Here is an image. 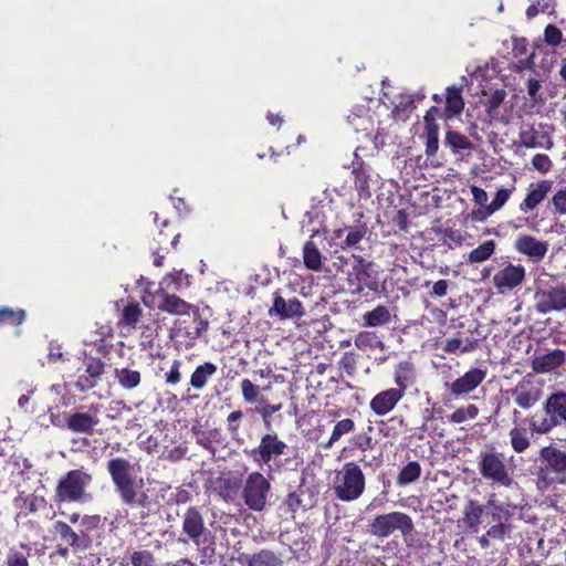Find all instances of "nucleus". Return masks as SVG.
I'll list each match as a JSON object with an SVG mask.
<instances>
[{"instance_id":"nucleus-20","label":"nucleus","mask_w":566,"mask_h":566,"mask_svg":"<svg viewBox=\"0 0 566 566\" xmlns=\"http://www.w3.org/2000/svg\"><path fill=\"white\" fill-rule=\"evenodd\" d=\"M566 361V352L554 349L547 354L537 355L532 359V369L539 374L552 373Z\"/></svg>"},{"instance_id":"nucleus-9","label":"nucleus","mask_w":566,"mask_h":566,"mask_svg":"<svg viewBox=\"0 0 566 566\" xmlns=\"http://www.w3.org/2000/svg\"><path fill=\"white\" fill-rule=\"evenodd\" d=\"M287 450V444L280 440L277 434L269 432L262 436L260 443L253 448L249 454L259 464L269 465L271 461L284 455Z\"/></svg>"},{"instance_id":"nucleus-21","label":"nucleus","mask_w":566,"mask_h":566,"mask_svg":"<svg viewBox=\"0 0 566 566\" xmlns=\"http://www.w3.org/2000/svg\"><path fill=\"white\" fill-rule=\"evenodd\" d=\"M14 507L17 509L15 520L28 517L41 509H44L46 501L43 496L35 494H24L20 492L13 500Z\"/></svg>"},{"instance_id":"nucleus-22","label":"nucleus","mask_w":566,"mask_h":566,"mask_svg":"<svg viewBox=\"0 0 566 566\" xmlns=\"http://www.w3.org/2000/svg\"><path fill=\"white\" fill-rule=\"evenodd\" d=\"M552 188V181L542 180L531 184L525 199L520 205V210L527 212L534 210L547 196Z\"/></svg>"},{"instance_id":"nucleus-2","label":"nucleus","mask_w":566,"mask_h":566,"mask_svg":"<svg viewBox=\"0 0 566 566\" xmlns=\"http://www.w3.org/2000/svg\"><path fill=\"white\" fill-rule=\"evenodd\" d=\"M366 476L360 465L354 461L346 462L335 473L333 491L342 502H354L365 493Z\"/></svg>"},{"instance_id":"nucleus-14","label":"nucleus","mask_w":566,"mask_h":566,"mask_svg":"<svg viewBox=\"0 0 566 566\" xmlns=\"http://www.w3.org/2000/svg\"><path fill=\"white\" fill-rule=\"evenodd\" d=\"M542 389L531 378L522 379L512 390L514 402L522 409H530L542 398Z\"/></svg>"},{"instance_id":"nucleus-29","label":"nucleus","mask_w":566,"mask_h":566,"mask_svg":"<svg viewBox=\"0 0 566 566\" xmlns=\"http://www.w3.org/2000/svg\"><path fill=\"white\" fill-rule=\"evenodd\" d=\"M462 87L461 86H449L447 87V96H446V115L451 118L458 116L462 113L464 108V101L462 97Z\"/></svg>"},{"instance_id":"nucleus-26","label":"nucleus","mask_w":566,"mask_h":566,"mask_svg":"<svg viewBox=\"0 0 566 566\" xmlns=\"http://www.w3.org/2000/svg\"><path fill=\"white\" fill-rule=\"evenodd\" d=\"M545 413L555 416L560 423H566V391L557 390L551 394L544 403Z\"/></svg>"},{"instance_id":"nucleus-8","label":"nucleus","mask_w":566,"mask_h":566,"mask_svg":"<svg viewBox=\"0 0 566 566\" xmlns=\"http://www.w3.org/2000/svg\"><path fill=\"white\" fill-rule=\"evenodd\" d=\"M271 484L260 472H252L248 475L242 495L244 503L250 510L261 512L264 510L268 501Z\"/></svg>"},{"instance_id":"nucleus-40","label":"nucleus","mask_w":566,"mask_h":566,"mask_svg":"<svg viewBox=\"0 0 566 566\" xmlns=\"http://www.w3.org/2000/svg\"><path fill=\"white\" fill-rule=\"evenodd\" d=\"M421 474V467L417 461H411L407 463L399 472L397 476V484L399 486H405L413 483L419 479Z\"/></svg>"},{"instance_id":"nucleus-55","label":"nucleus","mask_w":566,"mask_h":566,"mask_svg":"<svg viewBox=\"0 0 566 566\" xmlns=\"http://www.w3.org/2000/svg\"><path fill=\"white\" fill-rule=\"evenodd\" d=\"M551 202L558 214H566V187L558 189Z\"/></svg>"},{"instance_id":"nucleus-28","label":"nucleus","mask_w":566,"mask_h":566,"mask_svg":"<svg viewBox=\"0 0 566 566\" xmlns=\"http://www.w3.org/2000/svg\"><path fill=\"white\" fill-rule=\"evenodd\" d=\"M217 370V365L210 361L197 366L190 376V386L196 390H202Z\"/></svg>"},{"instance_id":"nucleus-35","label":"nucleus","mask_w":566,"mask_h":566,"mask_svg":"<svg viewBox=\"0 0 566 566\" xmlns=\"http://www.w3.org/2000/svg\"><path fill=\"white\" fill-rule=\"evenodd\" d=\"M496 243L494 240H488L473 249L467 256L465 261L470 264L482 263L489 260L494 253Z\"/></svg>"},{"instance_id":"nucleus-60","label":"nucleus","mask_w":566,"mask_h":566,"mask_svg":"<svg viewBox=\"0 0 566 566\" xmlns=\"http://www.w3.org/2000/svg\"><path fill=\"white\" fill-rule=\"evenodd\" d=\"M181 361L175 359L171 364L170 370L166 374V382L169 385H177L181 379L180 373Z\"/></svg>"},{"instance_id":"nucleus-38","label":"nucleus","mask_w":566,"mask_h":566,"mask_svg":"<svg viewBox=\"0 0 566 566\" xmlns=\"http://www.w3.org/2000/svg\"><path fill=\"white\" fill-rule=\"evenodd\" d=\"M510 443L516 453H522L531 446L530 434L525 428L514 427L509 432Z\"/></svg>"},{"instance_id":"nucleus-12","label":"nucleus","mask_w":566,"mask_h":566,"mask_svg":"<svg viewBox=\"0 0 566 566\" xmlns=\"http://www.w3.org/2000/svg\"><path fill=\"white\" fill-rule=\"evenodd\" d=\"M118 327L126 332L132 333L137 328H143V335L146 337H150L151 335H147L149 332L148 326L142 325L143 317V308L137 302L128 301L126 302L122 308H118Z\"/></svg>"},{"instance_id":"nucleus-24","label":"nucleus","mask_w":566,"mask_h":566,"mask_svg":"<svg viewBox=\"0 0 566 566\" xmlns=\"http://www.w3.org/2000/svg\"><path fill=\"white\" fill-rule=\"evenodd\" d=\"M438 112L437 107H431L424 115L426 126V154L433 156L439 147V126L436 123L433 113Z\"/></svg>"},{"instance_id":"nucleus-50","label":"nucleus","mask_w":566,"mask_h":566,"mask_svg":"<svg viewBox=\"0 0 566 566\" xmlns=\"http://www.w3.org/2000/svg\"><path fill=\"white\" fill-rule=\"evenodd\" d=\"M240 387L243 400L245 402L253 403L255 401H263V398L260 397V388L256 385H254L250 379H242Z\"/></svg>"},{"instance_id":"nucleus-33","label":"nucleus","mask_w":566,"mask_h":566,"mask_svg":"<svg viewBox=\"0 0 566 566\" xmlns=\"http://www.w3.org/2000/svg\"><path fill=\"white\" fill-rule=\"evenodd\" d=\"M354 344L361 352H370L377 348L382 350L385 347L384 343L376 335V333L366 331L359 332L356 335Z\"/></svg>"},{"instance_id":"nucleus-34","label":"nucleus","mask_w":566,"mask_h":566,"mask_svg":"<svg viewBox=\"0 0 566 566\" xmlns=\"http://www.w3.org/2000/svg\"><path fill=\"white\" fill-rule=\"evenodd\" d=\"M366 232H367V229L363 226L349 227L346 229H340V230L335 231V237L342 238V235L344 233H346L345 240L340 244V247H342V249H348V248L356 247L364 239V237L366 235Z\"/></svg>"},{"instance_id":"nucleus-51","label":"nucleus","mask_w":566,"mask_h":566,"mask_svg":"<svg viewBox=\"0 0 566 566\" xmlns=\"http://www.w3.org/2000/svg\"><path fill=\"white\" fill-rule=\"evenodd\" d=\"M544 41L549 46H558L565 39L560 29L554 24H547L544 29Z\"/></svg>"},{"instance_id":"nucleus-59","label":"nucleus","mask_w":566,"mask_h":566,"mask_svg":"<svg viewBox=\"0 0 566 566\" xmlns=\"http://www.w3.org/2000/svg\"><path fill=\"white\" fill-rule=\"evenodd\" d=\"M130 562L133 566H153V556L149 552L143 551V552H135L132 557Z\"/></svg>"},{"instance_id":"nucleus-57","label":"nucleus","mask_w":566,"mask_h":566,"mask_svg":"<svg viewBox=\"0 0 566 566\" xmlns=\"http://www.w3.org/2000/svg\"><path fill=\"white\" fill-rule=\"evenodd\" d=\"M7 566H29L28 557L24 553L11 548L7 555Z\"/></svg>"},{"instance_id":"nucleus-7","label":"nucleus","mask_w":566,"mask_h":566,"mask_svg":"<svg viewBox=\"0 0 566 566\" xmlns=\"http://www.w3.org/2000/svg\"><path fill=\"white\" fill-rule=\"evenodd\" d=\"M541 465L538 470V482L544 486L566 482V452L546 447L541 450Z\"/></svg>"},{"instance_id":"nucleus-47","label":"nucleus","mask_w":566,"mask_h":566,"mask_svg":"<svg viewBox=\"0 0 566 566\" xmlns=\"http://www.w3.org/2000/svg\"><path fill=\"white\" fill-rule=\"evenodd\" d=\"M446 143L452 148L454 153L460 150H470L473 148L471 142L462 134L449 130L446 134Z\"/></svg>"},{"instance_id":"nucleus-52","label":"nucleus","mask_w":566,"mask_h":566,"mask_svg":"<svg viewBox=\"0 0 566 566\" xmlns=\"http://www.w3.org/2000/svg\"><path fill=\"white\" fill-rule=\"evenodd\" d=\"M512 191H513V188L512 189H500L495 193V197L493 198L491 203L488 205L489 210L493 213L499 211L507 202V200L510 199V197L512 195Z\"/></svg>"},{"instance_id":"nucleus-11","label":"nucleus","mask_w":566,"mask_h":566,"mask_svg":"<svg viewBox=\"0 0 566 566\" xmlns=\"http://www.w3.org/2000/svg\"><path fill=\"white\" fill-rule=\"evenodd\" d=\"M525 274L523 265L506 263L493 275L492 284L500 294H506L523 283Z\"/></svg>"},{"instance_id":"nucleus-17","label":"nucleus","mask_w":566,"mask_h":566,"mask_svg":"<svg viewBox=\"0 0 566 566\" xmlns=\"http://www.w3.org/2000/svg\"><path fill=\"white\" fill-rule=\"evenodd\" d=\"M270 316L276 315L282 319L300 318L305 314L304 307L296 297L284 300L281 295H274L273 306L269 311Z\"/></svg>"},{"instance_id":"nucleus-42","label":"nucleus","mask_w":566,"mask_h":566,"mask_svg":"<svg viewBox=\"0 0 566 566\" xmlns=\"http://www.w3.org/2000/svg\"><path fill=\"white\" fill-rule=\"evenodd\" d=\"M558 426H559V422H558L557 418L551 413H546L545 417H543L538 420L533 419L530 422V430L532 433L546 434Z\"/></svg>"},{"instance_id":"nucleus-27","label":"nucleus","mask_w":566,"mask_h":566,"mask_svg":"<svg viewBox=\"0 0 566 566\" xmlns=\"http://www.w3.org/2000/svg\"><path fill=\"white\" fill-rule=\"evenodd\" d=\"M485 506L478 501L470 500L463 509V523L472 533H478Z\"/></svg>"},{"instance_id":"nucleus-23","label":"nucleus","mask_w":566,"mask_h":566,"mask_svg":"<svg viewBox=\"0 0 566 566\" xmlns=\"http://www.w3.org/2000/svg\"><path fill=\"white\" fill-rule=\"evenodd\" d=\"M240 562L244 566H282L281 556L270 549H261L252 555H243Z\"/></svg>"},{"instance_id":"nucleus-13","label":"nucleus","mask_w":566,"mask_h":566,"mask_svg":"<svg viewBox=\"0 0 566 566\" xmlns=\"http://www.w3.org/2000/svg\"><path fill=\"white\" fill-rule=\"evenodd\" d=\"M548 242L530 234H520L514 241V250L531 261L541 262L548 252Z\"/></svg>"},{"instance_id":"nucleus-3","label":"nucleus","mask_w":566,"mask_h":566,"mask_svg":"<svg viewBox=\"0 0 566 566\" xmlns=\"http://www.w3.org/2000/svg\"><path fill=\"white\" fill-rule=\"evenodd\" d=\"M546 274L534 280V307L538 314L562 312L566 310V284L552 283Z\"/></svg>"},{"instance_id":"nucleus-5","label":"nucleus","mask_w":566,"mask_h":566,"mask_svg":"<svg viewBox=\"0 0 566 566\" xmlns=\"http://www.w3.org/2000/svg\"><path fill=\"white\" fill-rule=\"evenodd\" d=\"M413 530L412 518L399 511L377 515L369 523V533L378 538H387L398 531L407 541L412 535Z\"/></svg>"},{"instance_id":"nucleus-6","label":"nucleus","mask_w":566,"mask_h":566,"mask_svg":"<svg viewBox=\"0 0 566 566\" xmlns=\"http://www.w3.org/2000/svg\"><path fill=\"white\" fill-rule=\"evenodd\" d=\"M478 469L488 481L505 488L513 484L512 470L507 467L504 454L494 449L479 453Z\"/></svg>"},{"instance_id":"nucleus-58","label":"nucleus","mask_w":566,"mask_h":566,"mask_svg":"<svg viewBox=\"0 0 566 566\" xmlns=\"http://www.w3.org/2000/svg\"><path fill=\"white\" fill-rule=\"evenodd\" d=\"M243 413L241 410L232 411L227 418V429L232 437L239 433V421L242 419Z\"/></svg>"},{"instance_id":"nucleus-46","label":"nucleus","mask_w":566,"mask_h":566,"mask_svg":"<svg viewBox=\"0 0 566 566\" xmlns=\"http://www.w3.org/2000/svg\"><path fill=\"white\" fill-rule=\"evenodd\" d=\"M69 428L74 432H87L93 429V418L86 413H74L67 420Z\"/></svg>"},{"instance_id":"nucleus-18","label":"nucleus","mask_w":566,"mask_h":566,"mask_svg":"<svg viewBox=\"0 0 566 566\" xmlns=\"http://www.w3.org/2000/svg\"><path fill=\"white\" fill-rule=\"evenodd\" d=\"M156 294L161 298L160 303L158 304L159 311L177 316L190 314L192 305L176 294H169L164 287H159L156 291Z\"/></svg>"},{"instance_id":"nucleus-48","label":"nucleus","mask_w":566,"mask_h":566,"mask_svg":"<svg viewBox=\"0 0 566 566\" xmlns=\"http://www.w3.org/2000/svg\"><path fill=\"white\" fill-rule=\"evenodd\" d=\"M116 378L119 385L126 389H132L140 382V374L137 370L127 368L116 369Z\"/></svg>"},{"instance_id":"nucleus-54","label":"nucleus","mask_w":566,"mask_h":566,"mask_svg":"<svg viewBox=\"0 0 566 566\" xmlns=\"http://www.w3.org/2000/svg\"><path fill=\"white\" fill-rule=\"evenodd\" d=\"M486 532L491 538L504 541L505 536L511 532V526L504 522H496Z\"/></svg>"},{"instance_id":"nucleus-10","label":"nucleus","mask_w":566,"mask_h":566,"mask_svg":"<svg viewBox=\"0 0 566 566\" xmlns=\"http://www.w3.org/2000/svg\"><path fill=\"white\" fill-rule=\"evenodd\" d=\"M86 474L80 470H72L63 476L55 492L57 502H76L82 499L86 485Z\"/></svg>"},{"instance_id":"nucleus-1","label":"nucleus","mask_w":566,"mask_h":566,"mask_svg":"<svg viewBox=\"0 0 566 566\" xmlns=\"http://www.w3.org/2000/svg\"><path fill=\"white\" fill-rule=\"evenodd\" d=\"M182 533L197 546L200 563L211 565L216 556V536L206 527L203 516L197 507H189L184 513Z\"/></svg>"},{"instance_id":"nucleus-32","label":"nucleus","mask_w":566,"mask_h":566,"mask_svg":"<svg viewBox=\"0 0 566 566\" xmlns=\"http://www.w3.org/2000/svg\"><path fill=\"white\" fill-rule=\"evenodd\" d=\"M485 509H489L491 512V517L494 522H504L506 523L512 516V505L500 502L495 499V495L492 494L489 496L488 502L485 504Z\"/></svg>"},{"instance_id":"nucleus-39","label":"nucleus","mask_w":566,"mask_h":566,"mask_svg":"<svg viewBox=\"0 0 566 566\" xmlns=\"http://www.w3.org/2000/svg\"><path fill=\"white\" fill-rule=\"evenodd\" d=\"M364 326L376 327L390 321V312L386 306L379 305L364 314Z\"/></svg>"},{"instance_id":"nucleus-15","label":"nucleus","mask_w":566,"mask_h":566,"mask_svg":"<svg viewBox=\"0 0 566 566\" xmlns=\"http://www.w3.org/2000/svg\"><path fill=\"white\" fill-rule=\"evenodd\" d=\"M52 533L59 536L63 544L71 546L75 552L86 549L91 543V538L86 534L83 533L78 535L63 521H56L53 524Z\"/></svg>"},{"instance_id":"nucleus-62","label":"nucleus","mask_w":566,"mask_h":566,"mask_svg":"<svg viewBox=\"0 0 566 566\" xmlns=\"http://www.w3.org/2000/svg\"><path fill=\"white\" fill-rule=\"evenodd\" d=\"M104 370V364L99 359H91L86 367V373L92 377L96 378L102 375Z\"/></svg>"},{"instance_id":"nucleus-16","label":"nucleus","mask_w":566,"mask_h":566,"mask_svg":"<svg viewBox=\"0 0 566 566\" xmlns=\"http://www.w3.org/2000/svg\"><path fill=\"white\" fill-rule=\"evenodd\" d=\"M485 377L486 370L481 368L470 369L451 384L450 391L457 397L467 395L473 391L485 379Z\"/></svg>"},{"instance_id":"nucleus-63","label":"nucleus","mask_w":566,"mask_h":566,"mask_svg":"<svg viewBox=\"0 0 566 566\" xmlns=\"http://www.w3.org/2000/svg\"><path fill=\"white\" fill-rule=\"evenodd\" d=\"M473 200L479 206H484L488 201V193L484 189L478 186H471L470 188Z\"/></svg>"},{"instance_id":"nucleus-30","label":"nucleus","mask_w":566,"mask_h":566,"mask_svg":"<svg viewBox=\"0 0 566 566\" xmlns=\"http://www.w3.org/2000/svg\"><path fill=\"white\" fill-rule=\"evenodd\" d=\"M354 260L353 273L349 275H354L357 285L365 284L366 286H370L368 280L374 279L376 275L374 264L361 256H355Z\"/></svg>"},{"instance_id":"nucleus-37","label":"nucleus","mask_w":566,"mask_h":566,"mask_svg":"<svg viewBox=\"0 0 566 566\" xmlns=\"http://www.w3.org/2000/svg\"><path fill=\"white\" fill-rule=\"evenodd\" d=\"M355 430V422L353 419L345 418L337 421L333 428L332 434L327 442L323 444L325 449H331L340 438Z\"/></svg>"},{"instance_id":"nucleus-31","label":"nucleus","mask_w":566,"mask_h":566,"mask_svg":"<svg viewBox=\"0 0 566 566\" xmlns=\"http://www.w3.org/2000/svg\"><path fill=\"white\" fill-rule=\"evenodd\" d=\"M323 255L317 248V245L314 243V241L308 240L303 245V261L305 266L308 270L319 272L322 271L323 265Z\"/></svg>"},{"instance_id":"nucleus-19","label":"nucleus","mask_w":566,"mask_h":566,"mask_svg":"<svg viewBox=\"0 0 566 566\" xmlns=\"http://www.w3.org/2000/svg\"><path fill=\"white\" fill-rule=\"evenodd\" d=\"M402 398L401 390L389 388L377 394L370 400L369 407L375 415L385 416L394 410Z\"/></svg>"},{"instance_id":"nucleus-44","label":"nucleus","mask_w":566,"mask_h":566,"mask_svg":"<svg viewBox=\"0 0 566 566\" xmlns=\"http://www.w3.org/2000/svg\"><path fill=\"white\" fill-rule=\"evenodd\" d=\"M517 145L524 148H539L543 144L538 140V132L534 126H526L521 128L518 133Z\"/></svg>"},{"instance_id":"nucleus-56","label":"nucleus","mask_w":566,"mask_h":566,"mask_svg":"<svg viewBox=\"0 0 566 566\" xmlns=\"http://www.w3.org/2000/svg\"><path fill=\"white\" fill-rule=\"evenodd\" d=\"M282 408V405L279 403V405H269V403H265L263 407H261L259 409V412L262 417V420H263V423H264V427L268 429V430H271L272 429V422H271V418L273 417V413L277 412L280 409Z\"/></svg>"},{"instance_id":"nucleus-61","label":"nucleus","mask_w":566,"mask_h":566,"mask_svg":"<svg viewBox=\"0 0 566 566\" xmlns=\"http://www.w3.org/2000/svg\"><path fill=\"white\" fill-rule=\"evenodd\" d=\"M555 54H556L555 51L544 53V55L541 60V64H539V67L544 74H549L553 71L555 62H556Z\"/></svg>"},{"instance_id":"nucleus-4","label":"nucleus","mask_w":566,"mask_h":566,"mask_svg":"<svg viewBox=\"0 0 566 566\" xmlns=\"http://www.w3.org/2000/svg\"><path fill=\"white\" fill-rule=\"evenodd\" d=\"M108 471L120 499L127 504L136 503L140 488L136 482V465L128 460L116 458L108 462Z\"/></svg>"},{"instance_id":"nucleus-45","label":"nucleus","mask_w":566,"mask_h":566,"mask_svg":"<svg viewBox=\"0 0 566 566\" xmlns=\"http://www.w3.org/2000/svg\"><path fill=\"white\" fill-rule=\"evenodd\" d=\"M524 85L532 106L542 105L545 103V97L542 92V81L530 76L526 78Z\"/></svg>"},{"instance_id":"nucleus-41","label":"nucleus","mask_w":566,"mask_h":566,"mask_svg":"<svg viewBox=\"0 0 566 566\" xmlns=\"http://www.w3.org/2000/svg\"><path fill=\"white\" fill-rule=\"evenodd\" d=\"M163 285L172 287L176 291H181L184 287L190 285V275L182 273L181 270H174L164 276L160 282V287H163Z\"/></svg>"},{"instance_id":"nucleus-53","label":"nucleus","mask_w":566,"mask_h":566,"mask_svg":"<svg viewBox=\"0 0 566 566\" xmlns=\"http://www.w3.org/2000/svg\"><path fill=\"white\" fill-rule=\"evenodd\" d=\"M532 166L541 174H547L553 168V161L546 154H536L532 159Z\"/></svg>"},{"instance_id":"nucleus-64","label":"nucleus","mask_w":566,"mask_h":566,"mask_svg":"<svg viewBox=\"0 0 566 566\" xmlns=\"http://www.w3.org/2000/svg\"><path fill=\"white\" fill-rule=\"evenodd\" d=\"M99 523H101L99 515H85L81 522L82 526L84 527V530L86 532L97 528Z\"/></svg>"},{"instance_id":"nucleus-49","label":"nucleus","mask_w":566,"mask_h":566,"mask_svg":"<svg viewBox=\"0 0 566 566\" xmlns=\"http://www.w3.org/2000/svg\"><path fill=\"white\" fill-rule=\"evenodd\" d=\"M479 415V409L475 405H469L464 408H458L448 416V420L452 423H463L468 420L475 419Z\"/></svg>"},{"instance_id":"nucleus-43","label":"nucleus","mask_w":566,"mask_h":566,"mask_svg":"<svg viewBox=\"0 0 566 566\" xmlns=\"http://www.w3.org/2000/svg\"><path fill=\"white\" fill-rule=\"evenodd\" d=\"M476 345L475 340H471L469 338H465L464 340L460 338H448L444 340L443 344V350L450 354H457V353H469L474 350Z\"/></svg>"},{"instance_id":"nucleus-25","label":"nucleus","mask_w":566,"mask_h":566,"mask_svg":"<svg viewBox=\"0 0 566 566\" xmlns=\"http://www.w3.org/2000/svg\"><path fill=\"white\" fill-rule=\"evenodd\" d=\"M395 384L396 390H401V395L405 396L406 390L411 387L416 381L415 366L410 361H400L395 368Z\"/></svg>"},{"instance_id":"nucleus-36","label":"nucleus","mask_w":566,"mask_h":566,"mask_svg":"<svg viewBox=\"0 0 566 566\" xmlns=\"http://www.w3.org/2000/svg\"><path fill=\"white\" fill-rule=\"evenodd\" d=\"M27 318V312L23 308H12L9 306L0 307V326L10 325L20 326Z\"/></svg>"}]
</instances>
